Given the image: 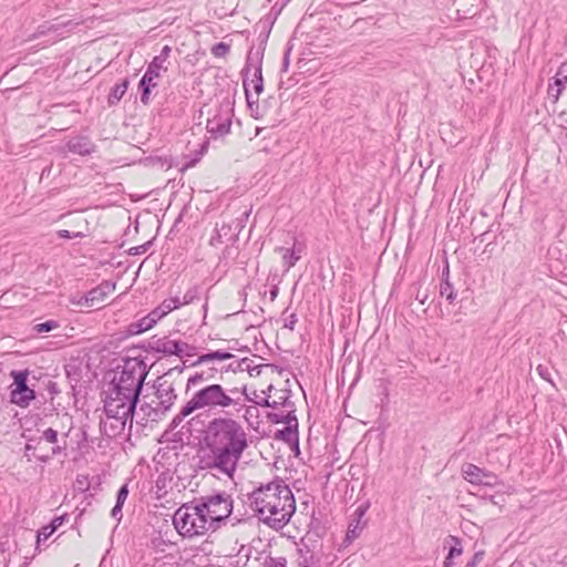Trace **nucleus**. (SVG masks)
Wrapping results in <instances>:
<instances>
[{
	"instance_id": "obj_62",
	"label": "nucleus",
	"mask_w": 567,
	"mask_h": 567,
	"mask_svg": "<svg viewBox=\"0 0 567 567\" xmlns=\"http://www.w3.org/2000/svg\"><path fill=\"white\" fill-rule=\"evenodd\" d=\"M274 389H275L274 385L270 384V385H268V388L266 390L262 391V393L265 394V396L270 398V394Z\"/></svg>"
},
{
	"instance_id": "obj_16",
	"label": "nucleus",
	"mask_w": 567,
	"mask_h": 567,
	"mask_svg": "<svg viewBox=\"0 0 567 567\" xmlns=\"http://www.w3.org/2000/svg\"><path fill=\"white\" fill-rule=\"evenodd\" d=\"M369 505H360L354 511L353 516L355 517V520L349 524L347 535H346V543H352L353 539L358 538L363 530L367 522H362L363 516L365 515L368 511Z\"/></svg>"
},
{
	"instance_id": "obj_23",
	"label": "nucleus",
	"mask_w": 567,
	"mask_h": 567,
	"mask_svg": "<svg viewBox=\"0 0 567 567\" xmlns=\"http://www.w3.org/2000/svg\"><path fill=\"white\" fill-rule=\"evenodd\" d=\"M298 567H319L320 558L309 547L298 549Z\"/></svg>"
},
{
	"instance_id": "obj_37",
	"label": "nucleus",
	"mask_w": 567,
	"mask_h": 567,
	"mask_svg": "<svg viewBox=\"0 0 567 567\" xmlns=\"http://www.w3.org/2000/svg\"><path fill=\"white\" fill-rule=\"evenodd\" d=\"M555 83L558 86H567V63H563L554 76Z\"/></svg>"
},
{
	"instance_id": "obj_32",
	"label": "nucleus",
	"mask_w": 567,
	"mask_h": 567,
	"mask_svg": "<svg viewBox=\"0 0 567 567\" xmlns=\"http://www.w3.org/2000/svg\"><path fill=\"white\" fill-rule=\"evenodd\" d=\"M272 24H274V20H267L262 23V31L260 32L259 38H258L259 45H258L257 50L261 51L262 48H264V50L266 49V43H267Z\"/></svg>"
},
{
	"instance_id": "obj_59",
	"label": "nucleus",
	"mask_w": 567,
	"mask_h": 567,
	"mask_svg": "<svg viewBox=\"0 0 567 567\" xmlns=\"http://www.w3.org/2000/svg\"><path fill=\"white\" fill-rule=\"evenodd\" d=\"M415 299L424 305L427 299V293L421 295L420 291L416 293Z\"/></svg>"
},
{
	"instance_id": "obj_41",
	"label": "nucleus",
	"mask_w": 567,
	"mask_h": 567,
	"mask_svg": "<svg viewBox=\"0 0 567 567\" xmlns=\"http://www.w3.org/2000/svg\"><path fill=\"white\" fill-rule=\"evenodd\" d=\"M230 50V45L225 42H218L213 45L212 53L216 58H223L225 56Z\"/></svg>"
},
{
	"instance_id": "obj_12",
	"label": "nucleus",
	"mask_w": 567,
	"mask_h": 567,
	"mask_svg": "<svg viewBox=\"0 0 567 567\" xmlns=\"http://www.w3.org/2000/svg\"><path fill=\"white\" fill-rule=\"evenodd\" d=\"M41 435H42L43 442L51 443L52 447L50 449V453H40L39 455H37V460L39 462L48 463L54 456H59L62 454L65 455V451H66V446H68V442H66L68 434L66 433L60 440L58 431L52 427H48L47 430H44L42 432Z\"/></svg>"
},
{
	"instance_id": "obj_53",
	"label": "nucleus",
	"mask_w": 567,
	"mask_h": 567,
	"mask_svg": "<svg viewBox=\"0 0 567 567\" xmlns=\"http://www.w3.org/2000/svg\"><path fill=\"white\" fill-rule=\"evenodd\" d=\"M298 322V318L296 313H291L288 319H286L284 323V328L289 329L290 331L295 330V326Z\"/></svg>"
},
{
	"instance_id": "obj_18",
	"label": "nucleus",
	"mask_w": 567,
	"mask_h": 567,
	"mask_svg": "<svg viewBox=\"0 0 567 567\" xmlns=\"http://www.w3.org/2000/svg\"><path fill=\"white\" fill-rule=\"evenodd\" d=\"M231 126L230 118H218L214 117L213 120L207 121L206 128L210 133L212 137L217 138L219 136H224L229 133Z\"/></svg>"
},
{
	"instance_id": "obj_27",
	"label": "nucleus",
	"mask_w": 567,
	"mask_h": 567,
	"mask_svg": "<svg viewBox=\"0 0 567 567\" xmlns=\"http://www.w3.org/2000/svg\"><path fill=\"white\" fill-rule=\"evenodd\" d=\"M275 250L281 254L286 271H288L300 260V256H298L293 250H290L289 248L277 247Z\"/></svg>"
},
{
	"instance_id": "obj_21",
	"label": "nucleus",
	"mask_w": 567,
	"mask_h": 567,
	"mask_svg": "<svg viewBox=\"0 0 567 567\" xmlns=\"http://www.w3.org/2000/svg\"><path fill=\"white\" fill-rule=\"evenodd\" d=\"M298 422H296V424H290L289 426L278 430L275 434V439L298 447Z\"/></svg>"
},
{
	"instance_id": "obj_29",
	"label": "nucleus",
	"mask_w": 567,
	"mask_h": 567,
	"mask_svg": "<svg viewBox=\"0 0 567 567\" xmlns=\"http://www.w3.org/2000/svg\"><path fill=\"white\" fill-rule=\"evenodd\" d=\"M166 62L163 61V59H158L157 56H154L153 60L150 62L145 74L153 76V78H159L162 71H167V66L165 65Z\"/></svg>"
},
{
	"instance_id": "obj_49",
	"label": "nucleus",
	"mask_w": 567,
	"mask_h": 567,
	"mask_svg": "<svg viewBox=\"0 0 567 567\" xmlns=\"http://www.w3.org/2000/svg\"><path fill=\"white\" fill-rule=\"evenodd\" d=\"M68 514L54 517L50 524L51 532H55L68 519Z\"/></svg>"
},
{
	"instance_id": "obj_45",
	"label": "nucleus",
	"mask_w": 567,
	"mask_h": 567,
	"mask_svg": "<svg viewBox=\"0 0 567 567\" xmlns=\"http://www.w3.org/2000/svg\"><path fill=\"white\" fill-rule=\"evenodd\" d=\"M127 496H128V485L123 484L116 493V502L115 503H120V505H124Z\"/></svg>"
},
{
	"instance_id": "obj_28",
	"label": "nucleus",
	"mask_w": 567,
	"mask_h": 567,
	"mask_svg": "<svg viewBox=\"0 0 567 567\" xmlns=\"http://www.w3.org/2000/svg\"><path fill=\"white\" fill-rule=\"evenodd\" d=\"M41 443H43L42 435L27 437V443L24 446V455L25 456L32 455L33 457L37 458V455L40 454V453H38V449H41Z\"/></svg>"
},
{
	"instance_id": "obj_42",
	"label": "nucleus",
	"mask_w": 567,
	"mask_h": 567,
	"mask_svg": "<svg viewBox=\"0 0 567 567\" xmlns=\"http://www.w3.org/2000/svg\"><path fill=\"white\" fill-rule=\"evenodd\" d=\"M264 567H287V559L285 557H267Z\"/></svg>"
},
{
	"instance_id": "obj_14",
	"label": "nucleus",
	"mask_w": 567,
	"mask_h": 567,
	"mask_svg": "<svg viewBox=\"0 0 567 567\" xmlns=\"http://www.w3.org/2000/svg\"><path fill=\"white\" fill-rule=\"evenodd\" d=\"M116 284L110 280L102 281L99 286L87 291L78 301L80 306L94 307L103 302L115 290Z\"/></svg>"
},
{
	"instance_id": "obj_57",
	"label": "nucleus",
	"mask_w": 567,
	"mask_h": 567,
	"mask_svg": "<svg viewBox=\"0 0 567 567\" xmlns=\"http://www.w3.org/2000/svg\"><path fill=\"white\" fill-rule=\"evenodd\" d=\"M290 250H293L298 256L301 257V254L305 249V246L302 243L298 241L297 239L293 240V245L291 248H289Z\"/></svg>"
},
{
	"instance_id": "obj_3",
	"label": "nucleus",
	"mask_w": 567,
	"mask_h": 567,
	"mask_svg": "<svg viewBox=\"0 0 567 567\" xmlns=\"http://www.w3.org/2000/svg\"><path fill=\"white\" fill-rule=\"evenodd\" d=\"M246 385L241 388H224L219 383H210L195 391L192 398L182 406L179 412L173 417L169 424L171 430H175L182 422L197 410L208 412L229 413L230 409L239 413L245 409L249 413L251 406H246L239 393H245Z\"/></svg>"
},
{
	"instance_id": "obj_7",
	"label": "nucleus",
	"mask_w": 567,
	"mask_h": 567,
	"mask_svg": "<svg viewBox=\"0 0 567 567\" xmlns=\"http://www.w3.org/2000/svg\"><path fill=\"white\" fill-rule=\"evenodd\" d=\"M195 501L208 518L213 532H216L220 527V524L229 518L233 513V497L225 491L200 496L199 498H195Z\"/></svg>"
},
{
	"instance_id": "obj_25",
	"label": "nucleus",
	"mask_w": 567,
	"mask_h": 567,
	"mask_svg": "<svg viewBox=\"0 0 567 567\" xmlns=\"http://www.w3.org/2000/svg\"><path fill=\"white\" fill-rule=\"evenodd\" d=\"M266 417L272 424L284 423V424H286V426H289L290 424H296V422H298V419L296 416L295 406L292 409H290L287 414L268 412Z\"/></svg>"
},
{
	"instance_id": "obj_5",
	"label": "nucleus",
	"mask_w": 567,
	"mask_h": 567,
	"mask_svg": "<svg viewBox=\"0 0 567 567\" xmlns=\"http://www.w3.org/2000/svg\"><path fill=\"white\" fill-rule=\"evenodd\" d=\"M104 412L110 419L117 421L118 429L124 430L127 420L132 422L136 405L140 400H133L132 394L109 383L105 391Z\"/></svg>"
},
{
	"instance_id": "obj_24",
	"label": "nucleus",
	"mask_w": 567,
	"mask_h": 567,
	"mask_svg": "<svg viewBox=\"0 0 567 567\" xmlns=\"http://www.w3.org/2000/svg\"><path fill=\"white\" fill-rule=\"evenodd\" d=\"M130 85L128 79H124L122 82L116 83L110 91V94L107 96V104L109 106H114L118 104V102L122 100L124 94L126 93Z\"/></svg>"
},
{
	"instance_id": "obj_22",
	"label": "nucleus",
	"mask_w": 567,
	"mask_h": 567,
	"mask_svg": "<svg viewBox=\"0 0 567 567\" xmlns=\"http://www.w3.org/2000/svg\"><path fill=\"white\" fill-rule=\"evenodd\" d=\"M154 326H155V322L153 321V319L150 317V315H146L143 318H141L134 322H131L126 327L125 333H126V336H137V334H141V333L152 329Z\"/></svg>"
},
{
	"instance_id": "obj_26",
	"label": "nucleus",
	"mask_w": 567,
	"mask_h": 567,
	"mask_svg": "<svg viewBox=\"0 0 567 567\" xmlns=\"http://www.w3.org/2000/svg\"><path fill=\"white\" fill-rule=\"evenodd\" d=\"M231 358H234V354L230 352H227V351H223V350L209 351L207 353L199 355L198 359L195 362H193L190 365L196 367V365L209 362V361H214V360L223 361V360H227V359H231Z\"/></svg>"
},
{
	"instance_id": "obj_46",
	"label": "nucleus",
	"mask_w": 567,
	"mask_h": 567,
	"mask_svg": "<svg viewBox=\"0 0 567 567\" xmlns=\"http://www.w3.org/2000/svg\"><path fill=\"white\" fill-rule=\"evenodd\" d=\"M564 89H565L564 86H558L554 82L553 84H549L548 95L556 102L559 99Z\"/></svg>"
},
{
	"instance_id": "obj_58",
	"label": "nucleus",
	"mask_w": 567,
	"mask_h": 567,
	"mask_svg": "<svg viewBox=\"0 0 567 567\" xmlns=\"http://www.w3.org/2000/svg\"><path fill=\"white\" fill-rule=\"evenodd\" d=\"M270 398H267L265 396L262 400L260 401H254V403H256L257 405H260L262 408H271V409H275V404H272V402L269 400Z\"/></svg>"
},
{
	"instance_id": "obj_2",
	"label": "nucleus",
	"mask_w": 567,
	"mask_h": 567,
	"mask_svg": "<svg viewBox=\"0 0 567 567\" xmlns=\"http://www.w3.org/2000/svg\"><path fill=\"white\" fill-rule=\"evenodd\" d=\"M248 497L259 519L276 530L284 528L296 512L295 496L285 481L279 477L265 485L261 484Z\"/></svg>"
},
{
	"instance_id": "obj_38",
	"label": "nucleus",
	"mask_w": 567,
	"mask_h": 567,
	"mask_svg": "<svg viewBox=\"0 0 567 567\" xmlns=\"http://www.w3.org/2000/svg\"><path fill=\"white\" fill-rule=\"evenodd\" d=\"M198 296H199V287L193 286L185 292L183 300H181V307L184 305L192 303L194 300L198 299Z\"/></svg>"
},
{
	"instance_id": "obj_55",
	"label": "nucleus",
	"mask_w": 567,
	"mask_h": 567,
	"mask_svg": "<svg viewBox=\"0 0 567 567\" xmlns=\"http://www.w3.org/2000/svg\"><path fill=\"white\" fill-rule=\"evenodd\" d=\"M290 52H291V48H287V50L285 51V54H284V59H282L281 72H287L289 69Z\"/></svg>"
},
{
	"instance_id": "obj_11",
	"label": "nucleus",
	"mask_w": 567,
	"mask_h": 567,
	"mask_svg": "<svg viewBox=\"0 0 567 567\" xmlns=\"http://www.w3.org/2000/svg\"><path fill=\"white\" fill-rule=\"evenodd\" d=\"M461 471L464 480L472 485L494 487L499 484V478L495 473L482 468L473 463L463 464Z\"/></svg>"
},
{
	"instance_id": "obj_40",
	"label": "nucleus",
	"mask_w": 567,
	"mask_h": 567,
	"mask_svg": "<svg viewBox=\"0 0 567 567\" xmlns=\"http://www.w3.org/2000/svg\"><path fill=\"white\" fill-rule=\"evenodd\" d=\"M58 327H59V323L55 320H48L45 322L35 324L33 330L37 331L38 333H44V332H50Z\"/></svg>"
},
{
	"instance_id": "obj_13",
	"label": "nucleus",
	"mask_w": 567,
	"mask_h": 567,
	"mask_svg": "<svg viewBox=\"0 0 567 567\" xmlns=\"http://www.w3.org/2000/svg\"><path fill=\"white\" fill-rule=\"evenodd\" d=\"M142 348L147 352H156L164 355H175L181 352L178 340H173L169 337L153 336L142 344Z\"/></svg>"
},
{
	"instance_id": "obj_34",
	"label": "nucleus",
	"mask_w": 567,
	"mask_h": 567,
	"mask_svg": "<svg viewBox=\"0 0 567 567\" xmlns=\"http://www.w3.org/2000/svg\"><path fill=\"white\" fill-rule=\"evenodd\" d=\"M213 378V374L205 375L204 372H196L190 375L187 380L186 391H188L192 386H196L202 382L208 381Z\"/></svg>"
},
{
	"instance_id": "obj_30",
	"label": "nucleus",
	"mask_w": 567,
	"mask_h": 567,
	"mask_svg": "<svg viewBox=\"0 0 567 567\" xmlns=\"http://www.w3.org/2000/svg\"><path fill=\"white\" fill-rule=\"evenodd\" d=\"M290 398H291V390L282 389L279 391L277 400H274L271 402H272V404H275V409H277L278 406L292 409L295 406V403L290 400Z\"/></svg>"
},
{
	"instance_id": "obj_54",
	"label": "nucleus",
	"mask_w": 567,
	"mask_h": 567,
	"mask_svg": "<svg viewBox=\"0 0 567 567\" xmlns=\"http://www.w3.org/2000/svg\"><path fill=\"white\" fill-rule=\"evenodd\" d=\"M167 544L168 543L165 539H163L162 537H155L152 539L153 548L156 550L164 551L163 546H166Z\"/></svg>"
},
{
	"instance_id": "obj_61",
	"label": "nucleus",
	"mask_w": 567,
	"mask_h": 567,
	"mask_svg": "<svg viewBox=\"0 0 567 567\" xmlns=\"http://www.w3.org/2000/svg\"><path fill=\"white\" fill-rule=\"evenodd\" d=\"M443 567H454V561L450 557H445V560L443 563Z\"/></svg>"
},
{
	"instance_id": "obj_51",
	"label": "nucleus",
	"mask_w": 567,
	"mask_h": 567,
	"mask_svg": "<svg viewBox=\"0 0 567 567\" xmlns=\"http://www.w3.org/2000/svg\"><path fill=\"white\" fill-rule=\"evenodd\" d=\"M54 532H51V527L50 526H47V527H43L40 532H38L37 534V543L38 545L40 544V542L43 539L45 540L49 536H51Z\"/></svg>"
},
{
	"instance_id": "obj_19",
	"label": "nucleus",
	"mask_w": 567,
	"mask_h": 567,
	"mask_svg": "<svg viewBox=\"0 0 567 567\" xmlns=\"http://www.w3.org/2000/svg\"><path fill=\"white\" fill-rule=\"evenodd\" d=\"M249 361L250 360L248 358H243L241 360H239L236 363L228 364L227 367L223 368L220 371L221 372L231 371L234 373L247 371L250 375H254V373H256L257 375L260 374L262 365L259 364V365L251 367L249 364Z\"/></svg>"
},
{
	"instance_id": "obj_8",
	"label": "nucleus",
	"mask_w": 567,
	"mask_h": 567,
	"mask_svg": "<svg viewBox=\"0 0 567 567\" xmlns=\"http://www.w3.org/2000/svg\"><path fill=\"white\" fill-rule=\"evenodd\" d=\"M155 390L154 394L156 401L152 403H144L141 405V410L147 415L148 419L155 421L161 419L171 410V408L175 404L177 399V394L173 382L168 381L167 373L158 377L153 384Z\"/></svg>"
},
{
	"instance_id": "obj_33",
	"label": "nucleus",
	"mask_w": 567,
	"mask_h": 567,
	"mask_svg": "<svg viewBox=\"0 0 567 567\" xmlns=\"http://www.w3.org/2000/svg\"><path fill=\"white\" fill-rule=\"evenodd\" d=\"M449 542L451 543L449 554L446 557L454 558L456 556H460L463 553V548L461 545V539L455 536H449Z\"/></svg>"
},
{
	"instance_id": "obj_52",
	"label": "nucleus",
	"mask_w": 567,
	"mask_h": 567,
	"mask_svg": "<svg viewBox=\"0 0 567 567\" xmlns=\"http://www.w3.org/2000/svg\"><path fill=\"white\" fill-rule=\"evenodd\" d=\"M123 505H120V503H115L114 507L111 511V516L120 523L122 520L123 514H122Z\"/></svg>"
},
{
	"instance_id": "obj_10",
	"label": "nucleus",
	"mask_w": 567,
	"mask_h": 567,
	"mask_svg": "<svg viewBox=\"0 0 567 567\" xmlns=\"http://www.w3.org/2000/svg\"><path fill=\"white\" fill-rule=\"evenodd\" d=\"M262 58L264 48L261 51L251 48L247 54L245 68L241 71L243 79L248 78V73L254 69L252 79L249 80V84L252 85L255 94L259 96L264 92V79H262Z\"/></svg>"
},
{
	"instance_id": "obj_39",
	"label": "nucleus",
	"mask_w": 567,
	"mask_h": 567,
	"mask_svg": "<svg viewBox=\"0 0 567 567\" xmlns=\"http://www.w3.org/2000/svg\"><path fill=\"white\" fill-rule=\"evenodd\" d=\"M223 230L230 231L231 226L227 225V224H223L219 228H216L214 235L210 237V240H209V244L212 246H216V245L223 243V234H221Z\"/></svg>"
},
{
	"instance_id": "obj_44",
	"label": "nucleus",
	"mask_w": 567,
	"mask_h": 567,
	"mask_svg": "<svg viewBox=\"0 0 567 567\" xmlns=\"http://www.w3.org/2000/svg\"><path fill=\"white\" fill-rule=\"evenodd\" d=\"M268 282L271 285V288L269 290L270 300L274 301L278 297V293H279V287H278L279 281H277V276L274 275L271 278L268 277Z\"/></svg>"
},
{
	"instance_id": "obj_9",
	"label": "nucleus",
	"mask_w": 567,
	"mask_h": 567,
	"mask_svg": "<svg viewBox=\"0 0 567 567\" xmlns=\"http://www.w3.org/2000/svg\"><path fill=\"white\" fill-rule=\"evenodd\" d=\"M29 370H12L13 380L10 391V402L24 409L35 399V391L28 385Z\"/></svg>"
},
{
	"instance_id": "obj_48",
	"label": "nucleus",
	"mask_w": 567,
	"mask_h": 567,
	"mask_svg": "<svg viewBox=\"0 0 567 567\" xmlns=\"http://www.w3.org/2000/svg\"><path fill=\"white\" fill-rule=\"evenodd\" d=\"M58 237L59 238H63V239H72V238H82L83 237V234L82 233H72L70 230H66V229H61V230H58Z\"/></svg>"
},
{
	"instance_id": "obj_35",
	"label": "nucleus",
	"mask_w": 567,
	"mask_h": 567,
	"mask_svg": "<svg viewBox=\"0 0 567 567\" xmlns=\"http://www.w3.org/2000/svg\"><path fill=\"white\" fill-rule=\"evenodd\" d=\"M243 84H244L247 106L252 111L254 105H256L258 107V96L256 95V99H254V96L250 92V84H249L248 78L245 76V79H243Z\"/></svg>"
},
{
	"instance_id": "obj_64",
	"label": "nucleus",
	"mask_w": 567,
	"mask_h": 567,
	"mask_svg": "<svg viewBox=\"0 0 567 567\" xmlns=\"http://www.w3.org/2000/svg\"><path fill=\"white\" fill-rule=\"evenodd\" d=\"M449 274H450V270H449V267L446 266L443 271H442V279H445L447 278L449 279Z\"/></svg>"
},
{
	"instance_id": "obj_63",
	"label": "nucleus",
	"mask_w": 567,
	"mask_h": 567,
	"mask_svg": "<svg viewBox=\"0 0 567 567\" xmlns=\"http://www.w3.org/2000/svg\"><path fill=\"white\" fill-rule=\"evenodd\" d=\"M48 389H49V391H50L51 393H58V392H59V391H58V388H56V384H55L54 382H50V384H49V388H48Z\"/></svg>"
},
{
	"instance_id": "obj_50",
	"label": "nucleus",
	"mask_w": 567,
	"mask_h": 567,
	"mask_svg": "<svg viewBox=\"0 0 567 567\" xmlns=\"http://www.w3.org/2000/svg\"><path fill=\"white\" fill-rule=\"evenodd\" d=\"M536 371L537 373L539 374V377L550 383H553V380L550 378V371L548 369V367L546 365H543V364H539L537 368H536Z\"/></svg>"
},
{
	"instance_id": "obj_6",
	"label": "nucleus",
	"mask_w": 567,
	"mask_h": 567,
	"mask_svg": "<svg viewBox=\"0 0 567 567\" xmlns=\"http://www.w3.org/2000/svg\"><path fill=\"white\" fill-rule=\"evenodd\" d=\"M147 374L148 369L143 360L128 358L124 361L122 370L115 372L110 383L127 391V394L133 395V400H140Z\"/></svg>"
},
{
	"instance_id": "obj_56",
	"label": "nucleus",
	"mask_w": 567,
	"mask_h": 567,
	"mask_svg": "<svg viewBox=\"0 0 567 567\" xmlns=\"http://www.w3.org/2000/svg\"><path fill=\"white\" fill-rule=\"evenodd\" d=\"M172 52V48L169 45H164L159 52L158 55H156L158 59H163L164 62L167 61L169 58V54Z\"/></svg>"
},
{
	"instance_id": "obj_20",
	"label": "nucleus",
	"mask_w": 567,
	"mask_h": 567,
	"mask_svg": "<svg viewBox=\"0 0 567 567\" xmlns=\"http://www.w3.org/2000/svg\"><path fill=\"white\" fill-rule=\"evenodd\" d=\"M155 79L144 73L138 82L140 99L144 105L150 104L152 90L157 86Z\"/></svg>"
},
{
	"instance_id": "obj_1",
	"label": "nucleus",
	"mask_w": 567,
	"mask_h": 567,
	"mask_svg": "<svg viewBox=\"0 0 567 567\" xmlns=\"http://www.w3.org/2000/svg\"><path fill=\"white\" fill-rule=\"evenodd\" d=\"M248 447L243 425L230 416L219 415L208 421L197 450L196 466L200 471H215L234 480L240 458Z\"/></svg>"
},
{
	"instance_id": "obj_47",
	"label": "nucleus",
	"mask_w": 567,
	"mask_h": 567,
	"mask_svg": "<svg viewBox=\"0 0 567 567\" xmlns=\"http://www.w3.org/2000/svg\"><path fill=\"white\" fill-rule=\"evenodd\" d=\"M484 556H485L484 550L476 551L473 555V557L471 558V560L467 561L465 567H476L483 560Z\"/></svg>"
},
{
	"instance_id": "obj_4",
	"label": "nucleus",
	"mask_w": 567,
	"mask_h": 567,
	"mask_svg": "<svg viewBox=\"0 0 567 567\" xmlns=\"http://www.w3.org/2000/svg\"><path fill=\"white\" fill-rule=\"evenodd\" d=\"M173 525L182 537L189 539L213 532L208 518L195 499L181 505L175 511Z\"/></svg>"
},
{
	"instance_id": "obj_15",
	"label": "nucleus",
	"mask_w": 567,
	"mask_h": 567,
	"mask_svg": "<svg viewBox=\"0 0 567 567\" xmlns=\"http://www.w3.org/2000/svg\"><path fill=\"white\" fill-rule=\"evenodd\" d=\"M65 146L69 152L81 156L91 155L92 153L95 152L96 148L95 144L91 141V138L85 135H78L70 138L66 142Z\"/></svg>"
},
{
	"instance_id": "obj_31",
	"label": "nucleus",
	"mask_w": 567,
	"mask_h": 567,
	"mask_svg": "<svg viewBox=\"0 0 567 567\" xmlns=\"http://www.w3.org/2000/svg\"><path fill=\"white\" fill-rule=\"evenodd\" d=\"M440 295L445 297L451 305L454 303L456 299V291L447 278L442 279L440 284Z\"/></svg>"
},
{
	"instance_id": "obj_60",
	"label": "nucleus",
	"mask_w": 567,
	"mask_h": 567,
	"mask_svg": "<svg viewBox=\"0 0 567 567\" xmlns=\"http://www.w3.org/2000/svg\"><path fill=\"white\" fill-rule=\"evenodd\" d=\"M185 369V364L184 365H181V367H175L173 369H169L166 373H167V378L174 372V371H177L178 373H182Z\"/></svg>"
},
{
	"instance_id": "obj_17",
	"label": "nucleus",
	"mask_w": 567,
	"mask_h": 567,
	"mask_svg": "<svg viewBox=\"0 0 567 567\" xmlns=\"http://www.w3.org/2000/svg\"><path fill=\"white\" fill-rule=\"evenodd\" d=\"M181 308V299L179 297H172L168 299H165L161 305H158L156 308H154L148 315L155 322L159 321L162 318H164L166 315L172 312L175 309Z\"/></svg>"
},
{
	"instance_id": "obj_43",
	"label": "nucleus",
	"mask_w": 567,
	"mask_h": 567,
	"mask_svg": "<svg viewBox=\"0 0 567 567\" xmlns=\"http://www.w3.org/2000/svg\"><path fill=\"white\" fill-rule=\"evenodd\" d=\"M152 245H153V241L148 240V241L144 243L143 245L130 248L128 254L131 256L143 255L151 248Z\"/></svg>"
},
{
	"instance_id": "obj_36",
	"label": "nucleus",
	"mask_w": 567,
	"mask_h": 567,
	"mask_svg": "<svg viewBox=\"0 0 567 567\" xmlns=\"http://www.w3.org/2000/svg\"><path fill=\"white\" fill-rule=\"evenodd\" d=\"M178 346H179L181 352L176 353L175 354L176 357L183 359L184 357H194L196 354L197 349L195 346L188 344V343L179 341V340H178Z\"/></svg>"
}]
</instances>
